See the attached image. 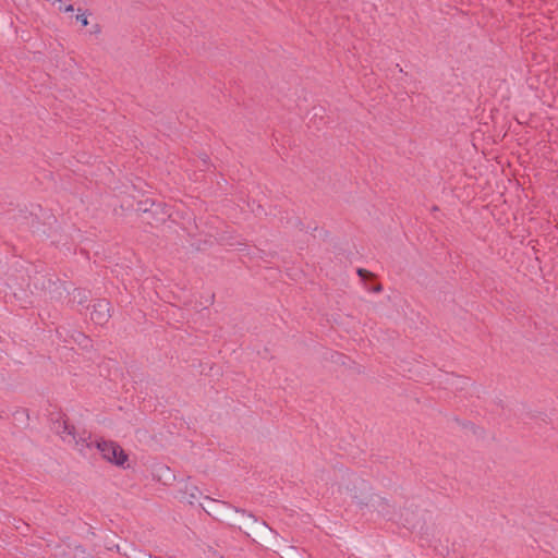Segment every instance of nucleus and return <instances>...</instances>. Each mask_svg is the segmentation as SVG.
Segmentation results:
<instances>
[{
  "mask_svg": "<svg viewBox=\"0 0 558 558\" xmlns=\"http://www.w3.org/2000/svg\"><path fill=\"white\" fill-rule=\"evenodd\" d=\"M104 459L119 466H123L129 457L120 445L111 440H99L96 444Z\"/></svg>",
  "mask_w": 558,
  "mask_h": 558,
  "instance_id": "1",
  "label": "nucleus"
},
{
  "mask_svg": "<svg viewBox=\"0 0 558 558\" xmlns=\"http://www.w3.org/2000/svg\"><path fill=\"white\" fill-rule=\"evenodd\" d=\"M57 430L63 441L75 446L78 450L82 451L85 447H89L84 437H76L74 426L70 425L66 420L58 422Z\"/></svg>",
  "mask_w": 558,
  "mask_h": 558,
  "instance_id": "2",
  "label": "nucleus"
},
{
  "mask_svg": "<svg viewBox=\"0 0 558 558\" xmlns=\"http://www.w3.org/2000/svg\"><path fill=\"white\" fill-rule=\"evenodd\" d=\"M111 305L107 300H98L94 306L93 312L90 314L92 320L97 325L106 324L111 317Z\"/></svg>",
  "mask_w": 558,
  "mask_h": 558,
  "instance_id": "3",
  "label": "nucleus"
},
{
  "mask_svg": "<svg viewBox=\"0 0 558 558\" xmlns=\"http://www.w3.org/2000/svg\"><path fill=\"white\" fill-rule=\"evenodd\" d=\"M357 275H359L361 278H363V279H365V278H367V277H372V276H373V274H372V272H369L368 270L363 269V268H359V269H357Z\"/></svg>",
  "mask_w": 558,
  "mask_h": 558,
  "instance_id": "4",
  "label": "nucleus"
},
{
  "mask_svg": "<svg viewBox=\"0 0 558 558\" xmlns=\"http://www.w3.org/2000/svg\"><path fill=\"white\" fill-rule=\"evenodd\" d=\"M76 20L83 25V26H87L88 25V19L85 14H78L76 16Z\"/></svg>",
  "mask_w": 558,
  "mask_h": 558,
  "instance_id": "5",
  "label": "nucleus"
},
{
  "mask_svg": "<svg viewBox=\"0 0 558 558\" xmlns=\"http://www.w3.org/2000/svg\"><path fill=\"white\" fill-rule=\"evenodd\" d=\"M65 12H72L74 10L73 5L72 4H69L66 7H64L63 9Z\"/></svg>",
  "mask_w": 558,
  "mask_h": 558,
  "instance_id": "6",
  "label": "nucleus"
},
{
  "mask_svg": "<svg viewBox=\"0 0 558 558\" xmlns=\"http://www.w3.org/2000/svg\"><path fill=\"white\" fill-rule=\"evenodd\" d=\"M373 290H374V292H381L383 287H381V284H377Z\"/></svg>",
  "mask_w": 558,
  "mask_h": 558,
  "instance_id": "7",
  "label": "nucleus"
},
{
  "mask_svg": "<svg viewBox=\"0 0 558 558\" xmlns=\"http://www.w3.org/2000/svg\"><path fill=\"white\" fill-rule=\"evenodd\" d=\"M191 496H192L193 498H196V494H195V492H192Z\"/></svg>",
  "mask_w": 558,
  "mask_h": 558,
  "instance_id": "8",
  "label": "nucleus"
}]
</instances>
